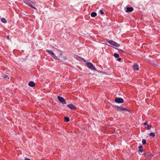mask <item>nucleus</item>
<instances>
[{"instance_id": "17", "label": "nucleus", "mask_w": 160, "mask_h": 160, "mask_svg": "<svg viewBox=\"0 0 160 160\" xmlns=\"http://www.w3.org/2000/svg\"><path fill=\"white\" fill-rule=\"evenodd\" d=\"M152 157V156L150 154H147V156H145V157L149 158H151Z\"/></svg>"}, {"instance_id": "23", "label": "nucleus", "mask_w": 160, "mask_h": 160, "mask_svg": "<svg viewBox=\"0 0 160 160\" xmlns=\"http://www.w3.org/2000/svg\"><path fill=\"white\" fill-rule=\"evenodd\" d=\"M2 77H3L4 78H6L8 77V76L7 75L3 74L2 76Z\"/></svg>"}, {"instance_id": "27", "label": "nucleus", "mask_w": 160, "mask_h": 160, "mask_svg": "<svg viewBox=\"0 0 160 160\" xmlns=\"http://www.w3.org/2000/svg\"><path fill=\"white\" fill-rule=\"evenodd\" d=\"M32 3H33V4H36V2H35V1H34V2H32L31 4Z\"/></svg>"}, {"instance_id": "25", "label": "nucleus", "mask_w": 160, "mask_h": 160, "mask_svg": "<svg viewBox=\"0 0 160 160\" xmlns=\"http://www.w3.org/2000/svg\"><path fill=\"white\" fill-rule=\"evenodd\" d=\"M99 11L101 14H104V12L102 10H100Z\"/></svg>"}, {"instance_id": "7", "label": "nucleus", "mask_w": 160, "mask_h": 160, "mask_svg": "<svg viewBox=\"0 0 160 160\" xmlns=\"http://www.w3.org/2000/svg\"><path fill=\"white\" fill-rule=\"evenodd\" d=\"M133 69L134 70H139V66L136 63L134 64Z\"/></svg>"}, {"instance_id": "22", "label": "nucleus", "mask_w": 160, "mask_h": 160, "mask_svg": "<svg viewBox=\"0 0 160 160\" xmlns=\"http://www.w3.org/2000/svg\"><path fill=\"white\" fill-rule=\"evenodd\" d=\"M151 127V125H148L147 126V129L148 130H150V128Z\"/></svg>"}, {"instance_id": "4", "label": "nucleus", "mask_w": 160, "mask_h": 160, "mask_svg": "<svg viewBox=\"0 0 160 160\" xmlns=\"http://www.w3.org/2000/svg\"><path fill=\"white\" fill-rule=\"evenodd\" d=\"M115 102L117 103H122L123 102V100L121 98H116L114 100Z\"/></svg>"}, {"instance_id": "8", "label": "nucleus", "mask_w": 160, "mask_h": 160, "mask_svg": "<svg viewBox=\"0 0 160 160\" xmlns=\"http://www.w3.org/2000/svg\"><path fill=\"white\" fill-rule=\"evenodd\" d=\"M24 2L27 5L30 6L31 5L32 1L30 0H23Z\"/></svg>"}, {"instance_id": "20", "label": "nucleus", "mask_w": 160, "mask_h": 160, "mask_svg": "<svg viewBox=\"0 0 160 160\" xmlns=\"http://www.w3.org/2000/svg\"><path fill=\"white\" fill-rule=\"evenodd\" d=\"M142 143L144 145L145 144L146 142V140L144 139H142Z\"/></svg>"}, {"instance_id": "21", "label": "nucleus", "mask_w": 160, "mask_h": 160, "mask_svg": "<svg viewBox=\"0 0 160 160\" xmlns=\"http://www.w3.org/2000/svg\"><path fill=\"white\" fill-rule=\"evenodd\" d=\"M121 107L117 106L116 107V110L117 111H120V108Z\"/></svg>"}, {"instance_id": "32", "label": "nucleus", "mask_w": 160, "mask_h": 160, "mask_svg": "<svg viewBox=\"0 0 160 160\" xmlns=\"http://www.w3.org/2000/svg\"><path fill=\"white\" fill-rule=\"evenodd\" d=\"M56 50H57V51H59V50L58 49H57Z\"/></svg>"}, {"instance_id": "2", "label": "nucleus", "mask_w": 160, "mask_h": 160, "mask_svg": "<svg viewBox=\"0 0 160 160\" xmlns=\"http://www.w3.org/2000/svg\"><path fill=\"white\" fill-rule=\"evenodd\" d=\"M107 41L108 43L111 45H112L116 47H119L120 46V45L117 43L116 42L113 41H110L108 39L106 40Z\"/></svg>"}, {"instance_id": "24", "label": "nucleus", "mask_w": 160, "mask_h": 160, "mask_svg": "<svg viewBox=\"0 0 160 160\" xmlns=\"http://www.w3.org/2000/svg\"><path fill=\"white\" fill-rule=\"evenodd\" d=\"M30 7H31L32 8H33V9H34L37 10V8H36L35 7H34L32 6V4H31V5H30Z\"/></svg>"}, {"instance_id": "1", "label": "nucleus", "mask_w": 160, "mask_h": 160, "mask_svg": "<svg viewBox=\"0 0 160 160\" xmlns=\"http://www.w3.org/2000/svg\"><path fill=\"white\" fill-rule=\"evenodd\" d=\"M47 52L49 53L50 55L53 58L55 59L56 60H59V58L57 57L56 55H55L54 52L51 51L46 50Z\"/></svg>"}, {"instance_id": "29", "label": "nucleus", "mask_w": 160, "mask_h": 160, "mask_svg": "<svg viewBox=\"0 0 160 160\" xmlns=\"http://www.w3.org/2000/svg\"><path fill=\"white\" fill-rule=\"evenodd\" d=\"M144 157H145V156H147V154L146 153H144Z\"/></svg>"}, {"instance_id": "12", "label": "nucleus", "mask_w": 160, "mask_h": 160, "mask_svg": "<svg viewBox=\"0 0 160 160\" xmlns=\"http://www.w3.org/2000/svg\"><path fill=\"white\" fill-rule=\"evenodd\" d=\"M91 16L92 17H94L97 15V13L96 12H93L91 13Z\"/></svg>"}, {"instance_id": "14", "label": "nucleus", "mask_w": 160, "mask_h": 160, "mask_svg": "<svg viewBox=\"0 0 160 160\" xmlns=\"http://www.w3.org/2000/svg\"><path fill=\"white\" fill-rule=\"evenodd\" d=\"M70 120L69 118L68 117H66L64 118V121L66 122H68Z\"/></svg>"}, {"instance_id": "5", "label": "nucleus", "mask_w": 160, "mask_h": 160, "mask_svg": "<svg viewBox=\"0 0 160 160\" xmlns=\"http://www.w3.org/2000/svg\"><path fill=\"white\" fill-rule=\"evenodd\" d=\"M58 98L59 101L63 104H66L65 100L63 98L59 96H58Z\"/></svg>"}, {"instance_id": "6", "label": "nucleus", "mask_w": 160, "mask_h": 160, "mask_svg": "<svg viewBox=\"0 0 160 160\" xmlns=\"http://www.w3.org/2000/svg\"><path fill=\"white\" fill-rule=\"evenodd\" d=\"M67 106L69 108L72 110H74L76 109V106L72 104H71L67 105Z\"/></svg>"}, {"instance_id": "15", "label": "nucleus", "mask_w": 160, "mask_h": 160, "mask_svg": "<svg viewBox=\"0 0 160 160\" xmlns=\"http://www.w3.org/2000/svg\"><path fill=\"white\" fill-rule=\"evenodd\" d=\"M1 21L4 23H6L7 22L6 20L4 18H2L1 19Z\"/></svg>"}, {"instance_id": "18", "label": "nucleus", "mask_w": 160, "mask_h": 160, "mask_svg": "<svg viewBox=\"0 0 160 160\" xmlns=\"http://www.w3.org/2000/svg\"><path fill=\"white\" fill-rule=\"evenodd\" d=\"M113 56L116 58H117L119 57V55L118 53H114Z\"/></svg>"}, {"instance_id": "31", "label": "nucleus", "mask_w": 160, "mask_h": 160, "mask_svg": "<svg viewBox=\"0 0 160 160\" xmlns=\"http://www.w3.org/2000/svg\"><path fill=\"white\" fill-rule=\"evenodd\" d=\"M7 38H8V39H9V36H7Z\"/></svg>"}, {"instance_id": "3", "label": "nucleus", "mask_w": 160, "mask_h": 160, "mask_svg": "<svg viewBox=\"0 0 160 160\" xmlns=\"http://www.w3.org/2000/svg\"><path fill=\"white\" fill-rule=\"evenodd\" d=\"M87 67L89 68L94 70H96V69L95 68V67L92 63L88 62L87 63Z\"/></svg>"}, {"instance_id": "30", "label": "nucleus", "mask_w": 160, "mask_h": 160, "mask_svg": "<svg viewBox=\"0 0 160 160\" xmlns=\"http://www.w3.org/2000/svg\"><path fill=\"white\" fill-rule=\"evenodd\" d=\"M118 50H120V51H122V52H124V51H123L122 50H121V49H118Z\"/></svg>"}, {"instance_id": "13", "label": "nucleus", "mask_w": 160, "mask_h": 160, "mask_svg": "<svg viewBox=\"0 0 160 160\" xmlns=\"http://www.w3.org/2000/svg\"><path fill=\"white\" fill-rule=\"evenodd\" d=\"M120 111H127L128 110L125 108L121 107L120 108Z\"/></svg>"}, {"instance_id": "26", "label": "nucleus", "mask_w": 160, "mask_h": 160, "mask_svg": "<svg viewBox=\"0 0 160 160\" xmlns=\"http://www.w3.org/2000/svg\"><path fill=\"white\" fill-rule=\"evenodd\" d=\"M118 61L120 62V61L121 60V58H118Z\"/></svg>"}, {"instance_id": "9", "label": "nucleus", "mask_w": 160, "mask_h": 160, "mask_svg": "<svg viewBox=\"0 0 160 160\" xmlns=\"http://www.w3.org/2000/svg\"><path fill=\"white\" fill-rule=\"evenodd\" d=\"M133 10V8L132 7H127L126 11V12H132Z\"/></svg>"}, {"instance_id": "19", "label": "nucleus", "mask_w": 160, "mask_h": 160, "mask_svg": "<svg viewBox=\"0 0 160 160\" xmlns=\"http://www.w3.org/2000/svg\"><path fill=\"white\" fill-rule=\"evenodd\" d=\"M149 135L150 136H152L153 137H154L155 136V134L153 132H151L150 133Z\"/></svg>"}, {"instance_id": "16", "label": "nucleus", "mask_w": 160, "mask_h": 160, "mask_svg": "<svg viewBox=\"0 0 160 160\" xmlns=\"http://www.w3.org/2000/svg\"><path fill=\"white\" fill-rule=\"evenodd\" d=\"M60 55L61 56H62V58H63L62 60H66L67 59V57L66 56H62V53H61L60 54Z\"/></svg>"}, {"instance_id": "11", "label": "nucleus", "mask_w": 160, "mask_h": 160, "mask_svg": "<svg viewBox=\"0 0 160 160\" xmlns=\"http://www.w3.org/2000/svg\"><path fill=\"white\" fill-rule=\"evenodd\" d=\"M142 148L143 147L142 146H139L138 147V148L139 149L138 152H142L143 151Z\"/></svg>"}, {"instance_id": "28", "label": "nucleus", "mask_w": 160, "mask_h": 160, "mask_svg": "<svg viewBox=\"0 0 160 160\" xmlns=\"http://www.w3.org/2000/svg\"><path fill=\"white\" fill-rule=\"evenodd\" d=\"M147 122H145L144 123V126L145 125H146L147 124Z\"/></svg>"}, {"instance_id": "10", "label": "nucleus", "mask_w": 160, "mask_h": 160, "mask_svg": "<svg viewBox=\"0 0 160 160\" xmlns=\"http://www.w3.org/2000/svg\"><path fill=\"white\" fill-rule=\"evenodd\" d=\"M29 86L33 87L35 86V83L33 81L30 82L28 84Z\"/></svg>"}]
</instances>
